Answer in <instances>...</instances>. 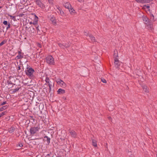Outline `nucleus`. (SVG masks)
Wrapping results in <instances>:
<instances>
[{"instance_id":"423d86ee","label":"nucleus","mask_w":157,"mask_h":157,"mask_svg":"<svg viewBox=\"0 0 157 157\" xmlns=\"http://www.w3.org/2000/svg\"><path fill=\"white\" fill-rule=\"evenodd\" d=\"M69 132L70 133V135L71 137L74 138L76 137V133L74 130L69 129Z\"/></svg>"},{"instance_id":"864d4df0","label":"nucleus","mask_w":157,"mask_h":157,"mask_svg":"<svg viewBox=\"0 0 157 157\" xmlns=\"http://www.w3.org/2000/svg\"><path fill=\"white\" fill-rule=\"evenodd\" d=\"M57 157H61L60 156H57Z\"/></svg>"},{"instance_id":"a19ab883","label":"nucleus","mask_w":157,"mask_h":157,"mask_svg":"<svg viewBox=\"0 0 157 157\" xmlns=\"http://www.w3.org/2000/svg\"><path fill=\"white\" fill-rule=\"evenodd\" d=\"M39 26H37L36 27V29L37 31V33H38L39 31H40V30L39 28Z\"/></svg>"},{"instance_id":"0eeeda50","label":"nucleus","mask_w":157,"mask_h":157,"mask_svg":"<svg viewBox=\"0 0 157 157\" xmlns=\"http://www.w3.org/2000/svg\"><path fill=\"white\" fill-rule=\"evenodd\" d=\"M114 64L115 67L117 68L120 65L118 59L117 57H115L114 59Z\"/></svg>"},{"instance_id":"09e8293b","label":"nucleus","mask_w":157,"mask_h":157,"mask_svg":"<svg viewBox=\"0 0 157 157\" xmlns=\"http://www.w3.org/2000/svg\"><path fill=\"white\" fill-rule=\"evenodd\" d=\"M2 116H2V115L1 114V113L0 114V117H2Z\"/></svg>"},{"instance_id":"603ef678","label":"nucleus","mask_w":157,"mask_h":157,"mask_svg":"<svg viewBox=\"0 0 157 157\" xmlns=\"http://www.w3.org/2000/svg\"><path fill=\"white\" fill-rule=\"evenodd\" d=\"M2 8V7L0 6V9L1 8Z\"/></svg>"},{"instance_id":"3c124183","label":"nucleus","mask_w":157,"mask_h":157,"mask_svg":"<svg viewBox=\"0 0 157 157\" xmlns=\"http://www.w3.org/2000/svg\"><path fill=\"white\" fill-rule=\"evenodd\" d=\"M33 30H34V28H33Z\"/></svg>"},{"instance_id":"c9c22d12","label":"nucleus","mask_w":157,"mask_h":157,"mask_svg":"<svg viewBox=\"0 0 157 157\" xmlns=\"http://www.w3.org/2000/svg\"><path fill=\"white\" fill-rule=\"evenodd\" d=\"M58 45H59V46L61 48H63V47L64 46V45L61 43H59L58 44Z\"/></svg>"},{"instance_id":"ea45409f","label":"nucleus","mask_w":157,"mask_h":157,"mask_svg":"<svg viewBox=\"0 0 157 157\" xmlns=\"http://www.w3.org/2000/svg\"><path fill=\"white\" fill-rule=\"evenodd\" d=\"M6 111H4L3 112L1 113V114L2 115V116H3L4 115H5L6 114Z\"/></svg>"},{"instance_id":"c85d7f7f","label":"nucleus","mask_w":157,"mask_h":157,"mask_svg":"<svg viewBox=\"0 0 157 157\" xmlns=\"http://www.w3.org/2000/svg\"><path fill=\"white\" fill-rule=\"evenodd\" d=\"M151 20L152 21H154V15L153 14H151Z\"/></svg>"},{"instance_id":"39448f33","label":"nucleus","mask_w":157,"mask_h":157,"mask_svg":"<svg viewBox=\"0 0 157 157\" xmlns=\"http://www.w3.org/2000/svg\"><path fill=\"white\" fill-rule=\"evenodd\" d=\"M35 2L36 4L40 8L44 9L45 8V6L44 4L42 2L41 0H36L35 1Z\"/></svg>"},{"instance_id":"7ed1b4c3","label":"nucleus","mask_w":157,"mask_h":157,"mask_svg":"<svg viewBox=\"0 0 157 157\" xmlns=\"http://www.w3.org/2000/svg\"><path fill=\"white\" fill-rule=\"evenodd\" d=\"M56 82L61 87L64 88L66 86V85L64 82L60 79H57L56 80Z\"/></svg>"},{"instance_id":"6e6d98bb","label":"nucleus","mask_w":157,"mask_h":157,"mask_svg":"<svg viewBox=\"0 0 157 157\" xmlns=\"http://www.w3.org/2000/svg\"><path fill=\"white\" fill-rule=\"evenodd\" d=\"M156 157H157V154H156Z\"/></svg>"},{"instance_id":"20e7f679","label":"nucleus","mask_w":157,"mask_h":157,"mask_svg":"<svg viewBox=\"0 0 157 157\" xmlns=\"http://www.w3.org/2000/svg\"><path fill=\"white\" fill-rule=\"evenodd\" d=\"M40 128L38 127H32L30 129L31 134L33 135L39 131Z\"/></svg>"},{"instance_id":"a211bd4d","label":"nucleus","mask_w":157,"mask_h":157,"mask_svg":"<svg viewBox=\"0 0 157 157\" xmlns=\"http://www.w3.org/2000/svg\"><path fill=\"white\" fill-rule=\"evenodd\" d=\"M114 59L115 58V57H117L118 56V54L117 52V50H114Z\"/></svg>"},{"instance_id":"2eb2a0df","label":"nucleus","mask_w":157,"mask_h":157,"mask_svg":"<svg viewBox=\"0 0 157 157\" xmlns=\"http://www.w3.org/2000/svg\"><path fill=\"white\" fill-rule=\"evenodd\" d=\"M50 20L53 24L56 23V20L54 17H52L50 18Z\"/></svg>"},{"instance_id":"9b49d317","label":"nucleus","mask_w":157,"mask_h":157,"mask_svg":"<svg viewBox=\"0 0 157 157\" xmlns=\"http://www.w3.org/2000/svg\"><path fill=\"white\" fill-rule=\"evenodd\" d=\"M89 37L91 41L93 42H96L95 38L92 35H89Z\"/></svg>"},{"instance_id":"5701e85b","label":"nucleus","mask_w":157,"mask_h":157,"mask_svg":"<svg viewBox=\"0 0 157 157\" xmlns=\"http://www.w3.org/2000/svg\"><path fill=\"white\" fill-rule=\"evenodd\" d=\"M7 108L6 106H4L1 108H0V111H2L3 110Z\"/></svg>"},{"instance_id":"5fc2aeb1","label":"nucleus","mask_w":157,"mask_h":157,"mask_svg":"<svg viewBox=\"0 0 157 157\" xmlns=\"http://www.w3.org/2000/svg\"><path fill=\"white\" fill-rule=\"evenodd\" d=\"M24 2H25V0H23Z\"/></svg>"},{"instance_id":"58836bf2","label":"nucleus","mask_w":157,"mask_h":157,"mask_svg":"<svg viewBox=\"0 0 157 157\" xmlns=\"http://www.w3.org/2000/svg\"><path fill=\"white\" fill-rule=\"evenodd\" d=\"M6 101L3 102H2L1 103V105H4L6 104Z\"/></svg>"},{"instance_id":"4be33fe9","label":"nucleus","mask_w":157,"mask_h":157,"mask_svg":"<svg viewBox=\"0 0 157 157\" xmlns=\"http://www.w3.org/2000/svg\"><path fill=\"white\" fill-rule=\"evenodd\" d=\"M45 81H46V82L48 84H51V82L50 81V80L48 77H47L46 78Z\"/></svg>"},{"instance_id":"de8ad7c7","label":"nucleus","mask_w":157,"mask_h":157,"mask_svg":"<svg viewBox=\"0 0 157 157\" xmlns=\"http://www.w3.org/2000/svg\"><path fill=\"white\" fill-rule=\"evenodd\" d=\"M21 69V67H18V70H20Z\"/></svg>"},{"instance_id":"393cba45","label":"nucleus","mask_w":157,"mask_h":157,"mask_svg":"<svg viewBox=\"0 0 157 157\" xmlns=\"http://www.w3.org/2000/svg\"><path fill=\"white\" fill-rule=\"evenodd\" d=\"M17 59H20L23 57V56L21 54H20L17 56Z\"/></svg>"},{"instance_id":"bb28decb","label":"nucleus","mask_w":157,"mask_h":157,"mask_svg":"<svg viewBox=\"0 0 157 157\" xmlns=\"http://www.w3.org/2000/svg\"><path fill=\"white\" fill-rule=\"evenodd\" d=\"M101 81L104 83H106L107 82L106 80L103 78H101Z\"/></svg>"},{"instance_id":"9d476101","label":"nucleus","mask_w":157,"mask_h":157,"mask_svg":"<svg viewBox=\"0 0 157 157\" xmlns=\"http://www.w3.org/2000/svg\"><path fill=\"white\" fill-rule=\"evenodd\" d=\"M64 6L66 8H67L68 9H70L72 7V6L70 3L69 2L65 3Z\"/></svg>"},{"instance_id":"7c9ffc66","label":"nucleus","mask_w":157,"mask_h":157,"mask_svg":"<svg viewBox=\"0 0 157 157\" xmlns=\"http://www.w3.org/2000/svg\"><path fill=\"white\" fill-rule=\"evenodd\" d=\"M48 1L49 3L52 5L53 4V0H48Z\"/></svg>"},{"instance_id":"aec40b11","label":"nucleus","mask_w":157,"mask_h":157,"mask_svg":"<svg viewBox=\"0 0 157 157\" xmlns=\"http://www.w3.org/2000/svg\"><path fill=\"white\" fill-rule=\"evenodd\" d=\"M145 0H136V1L138 3H145Z\"/></svg>"},{"instance_id":"c756f323","label":"nucleus","mask_w":157,"mask_h":157,"mask_svg":"<svg viewBox=\"0 0 157 157\" xmlns=\"http://www.w3.org/2000/svg\"><path fill=\"white\" fill-rule=\"evenodd\" d=\"M48 86L49 87V92H50L51 91V86H52V84H48Z\"/></svg>"},{"instance_id":"cd10ccee","label":"nucleus","mask_w":157,"mask_h":157,"mask_svg":"<svg viewBox=\"0 0 157 157\" xmlns=\"http://www.w3.org/2000/svg\"><path fill=\"white\" fill-rule=\"evenodd\" d=\"M68 10H69V11L71 13H73L74 11H75L72 8V7L70 9H69Z\"/></svg>"},{"instance_id":"dca6fc26","label":"nucleus","mask_w":157,"mask_h":157,"mask_svg":"<svg viewBox=\"0 0 157 157\" xmlns=\"http://www.w3.org/2000/svg\"><path fill=\"white\" fill-rule=\"evenodd\" d=\"M19 89L20 88L18 87L17 88H16L15 89L11 90V91H12V93L13 94L15 93L16 92L18 91L19 90Z\"/></svg>"},{"instance_id":"72a5a7b5","label":"nucleus","mask_w":157,"mask_h":157,"mask_svg":"<svg viewBox=\"0 0 157 157\" xmlns=\"http://www.w3.org/2000/svg\"><path fill=\"white\" fill-rule=\"evenodd\" d=\"M84 35L86 36H88L89 37V35L90 34H88V33L86 32H84Z\"/></svg>"},{"instance_id":"4468645a","label":"nucleus","mask_w":157,"mask_h":157,"mask_svg":"<svg viewBox=\"0 0 157 157\" xmlns=\"http://www.w3.org/2000/svg\"><path fill=\"white\" fill-rule=\"evenodd\" d=\"M142 87L143 88V90L145 92H148V88L146 86H142Z\"/></svg>"},{"instance_id":"1a4fd4ad","label":"nucleus","mask_w":157,"mask_h":157,"mask_svg":"<svg viewBox=\"0 0 157 157\" xmlns=\"http://www.w3.org/2000/svg\"><path fill=\"white\" fill-rule=\"evenodd\" d=\"M143 19L146 24H147L150 22L148 18L146 16H143Z\"/></svg>"},{"instance_id":"37998d69","label":"nucleus","mask_w":157,"mask_h":157,"mask_svg":"<svg viewBox=\"0 0 157 157\" xmlns=\"http://www.w3.org/2000/svg\"><path fill=\"white\" fill-rule=\"evenodd\" d=\"M146 1V3H148L150 1H152V0H145Z\"/></svg>"},{"instance_id":"c03bdc74","label":"nucleus","mask_w":157,"mask_h":157,"mask_svg":"<svg viewBox=\"0 0 157 157\" xmlns=\"http://www.w3.org/2000/svg\"><path fill=\"white\" fill-rule=\"evenodd\" d=\"M19 146L20 147H22L23 146V145L22 144H19Z\"/></svg>"},{"instance_id":"ddd939ff","label":"nucleus","mask_w":157,"mask_h":157,"mask_svg":"<svg viewBox=\"0 0 157 157\" xmlns=\"http://www.w3.org/2000/svg\"><path fill=\"white\" fill-rule=\"evenodd\" d=\"M44 140L47 142L48 144L50 143V138L47 136H45L44 137Z\"/></svg>"},{"instance_id":"4c0bfd02","label":"nucleus","mask_w":157,"mask_h":157,"mask_svg":"<svg viewBox=\"0 0 157 157\" xmlns=\"http://www.w3.org/2000/svg\"><path fill=\"white\" fill-rule=\"evenodd\" d=\"M34 16H35L34 20H38V17L36 15H34Z\"/></svg>"},{"instance_id":"473e14b6","label":"nucleus","mask_w":157,"mask_h":157,"mask_svg":"<svg viewBox=\"0 0 157 157\" xmlns=\"http://www.w3.org/2000/svg\"><path fill=\"white\" fill-rule=\"evenodd\" d=\"M70 44H70L69 43H68V44H65L64 45V47H65L66 48L69 47V46H70Z\"/></svg>"},{"instance_id":"f03ea898","label":"nucleus","mask_w":157,"mask_h":157,"mask_svg":"<svg viewBox=\"0 0 157 157\" xmlns=\"http://www.w3.org/2000/svg\"><path fill=\"white\" fill-rule=\"evenodd\" d=\"M34 71V70L32 68H27L25 71L26 75L29 76H32Z\"/></svg>"},{"instance_id":"a18cd8bd","label":"nucleus","mask_w":157,"mask_h":157,"mask_svg":"<svg viewBox=\"0 0 157 157\" xmlns=\"http://www.w3.org/2000/svg\"><path fill=\"white\" fill-rule=\"evenodd\" d=\"M8 84H12L11 82V81H8Z\"/></svg>"},{"instance_id":"6e6552de","label":"nucleus","mask_w":157,"mask_h":157,"mask_svg":"<svg viewBox=\"0 0 157 157\" xmlns=\"http://www.w3.org/2000/svg\"><path fill=\"white\" fill-rule=\"evenodd\" d=\"M146 24L149 30H152L153 29V25L151 22H150Z\"/></svg>"},{"instance_id":"79ce46f5","label":"nucleus","mask_w":157,"mask_h":157,"mask_svg":"<svg viewBox=\"0 0 157 157\" xmlns=\"http://www.w3.org/2000/svg\"><path fill=\"white\" fill-rule=\"evenodd\" d=\"M9 16L11 17V18L12 19L15 18V16H12L11 15H10Z\"/></svg>"},{"instance_id":"49530a36","label":"nucleus","mask_w":157,"mask_h":157,"mask_svg":"<svg viewBox=\"0 0 157 157\" xmlns=\"http://www.w3.org/2000/svg\"><path fill=\"white\" fill-rule=\"evenodd\" d=\"M18 54H21V52L20 51H19L18 52Z\"/></svg>"},{"instance_id":"a878e982","label":"nucleus","mask_w":157,"mask_h":157,"mask_svg":"<svg viewBox=\"0 0 157 157\" xmlns=\"http://www.w3.org/2000/svg\"><path fill=\"white\" fill-rule=\"evenodd\" d=\"M6 41L5 40H4L2 42L0 43V46L2 45L3 44H5L6 43Z\"/></svg>"},{"instance_id":"6ab92c4d","label":"nucleus","mask_w":157,"mask_h":157,"mask_svg":"<svg viewBox=\"0 0 157 157\" xmlns=\"http://www.w3.org/2000/svg\"><path fill=\"white\" fill-rule=\"evenodd\" d=\"M38 21V20H35L34 19V20L33 21V22H31L30 23V24H32L33 25H37V23Z\"/></svg>"},{"instance_id":"f3484780","label":"nucleus","mask_w":157,"mask_h":157,"mask_svg":"<svg viewBox=\"0 0 157 157\" xmlns=\"http://www.w3.org/2000/svg\"><path fill=\"white\" fill-rule=\"evenodd\" d=\"M15 128L14 127H12L10 128L9 132L10 133H12L15 131Z\"/></svg>"},{"instance_id":"f704fd0d","label":"nucleus","mask_w":157,"mask_h":157,"mask_svg":"<svg viewBox=\"0 0 157 157\" xmlns=\"http://www.w3.org/2000/svg\"><path fill=\"white\" fill-rule=\"evenodd\" d=\"M10 24L8 23V24L7 25L8 26L6 28V30H8L10 28Z\"/></svg>"},{"instance_id":"8fccbe9b","label":"nucleus","mask_w":157,"mask_h":157,"mask_svg":"<svg viewBox=\"0 0 157 157\" xmlns=\"http://www.w3.org/2000/svg\"><path fill=\"white\" fill-rule=\"evenodd\" d=\"M108 118H109V119H111V118L110 117H109Z\"/></svg>"},{"instance_id":"e433bc0d","label":"nucleus","mask_w":157,"mask_h":157,"mask_svg":"<svg viewBox=\"0 0 157 157\" xmlns=\"http://www.w3.org/2000/svg\"><path fill=\"white\" fill-rule=\"evenodd\" d=\"M144 9L147 8V9H148L149 8V6L145 5H144Z\"/></svg>"},{"instance_id":"2f4dec72","label":"nucleus","mask_w":157,"mask_h":157,"mask_svg":"<svg viewBox=\"0 0 157 157\" xmlns=\"http://www.w3.org/2000/svg\"><path fill=\"white\" fill-rule=\"evenodd\" d=\"M3 23L5 25H7L8 24L7 21H4Z\"/></svg>"},{"instance_id":"b1692460","label":"nucleus","mask_w":157,"mask_h":157,"mask_svg":"<svg viewBox=\"0 0 157 157\" xmlns=\"http://www.w3.org/2000/svg\"><path fill=\"white\" fill-rule=\"evenodd\" d=\"M60 11V14L63 16H64L65 15L64 12L62 10H59Z\"/></svg>"},{"instance_id":"f8f14e48","label":"nucleus","mask_w":157,"mask_h":157,"mask_svg":"<svg viewBox=\"0 0 157 157\" xmlns=\"http://www.w3.org/2000/svg\"><path fill=\"white\" fill-rule=\"evenodd\" d=\"M57 92L58 94H63L65 93V90H64L60 88L58 90Z\"/></svg>"},{"instance_id":"412c9836","label":"nucleus","mask_w":157,"mask_h":157,"mask_svg":"<svg viewBox=\"0 0 157 157\" xmlns=\"http://www.w3.org/2000/svg\"><path fill=\"white\" fill-rule=\"evenodd\" d=\"M92 142L93 145L94 147H96L97 146V142L95 140H93Z\"/></svg>"},{"instance_id":"f257e3e1","label":"nucleus","mask_w":157,"mask_h":157,"mask_svg":"<svg viewBox=\"0 0 157 157\" xmlns=\"http://www.w3.org/2000/svg\"><path fill=\"white\" fill-rule=\"evenodd\" d=\"M47 62L49 64L53 65L55 62L53 58L51 56H48L46 58Z\"/></svg>"}]
</instances>
